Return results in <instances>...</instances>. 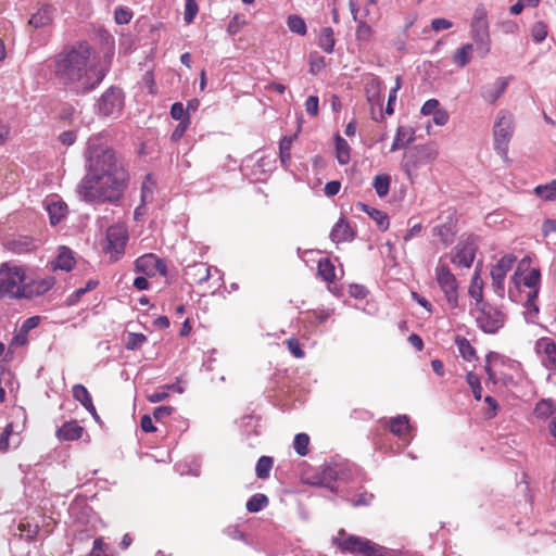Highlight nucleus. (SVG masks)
I'll return each mask as SVG.
<instances>
[{
	"label": "nucleus",
	"instance_id": "f257e3e1",
	"mask_svg": "<svg viewBox=\"0 0 556 556\" xmlns=\"http://www.w3.org/2000/svg\"><path fill=\"white\" fill-rule=\"evenodd\" d=\"M85 159L86 175L77 186L80 198L86 202L118 201L127 188L128 172L101 134L89 138Z\"/></svg>",
	"mask_w": 556,
	"mask_h": 556
},
{
	"label": "nucleus",
	"instance_id": "f03ea898",
	"mask_svg": "<svg viewBox=\"0 0 556 556\" xmlns=\"http://www.w3.org/2000/svg\"><path fill=\"white\" fill-rule=\"evenodd\" d=\"M52 73L58 81L75 89L88 92L104 78L92 58L91 47L86 41L65 47L53 58Z\"/></svg>",
	"mask_w": 556,
	"mask_h": 556
},
{
	"label": "nucleus",
	"instance_id": "7ed1b4c3",
	"mask_svg": "<svg viewBox=\"0 0 556 556\" xmlns=\"http://www.w3.org/2000/svg\"><path fill=\"white\" fill-rule=\"evenodd\" d=\"M515 131L514 115L506 109L497 112L493 125L494 150L497 154L507 160L508 146Z\"/></svg>",
	"mask_w": 556,
	"mask_h": 556
},
{
	"label": "nucleus",
	"instance_id": "20e7f679",
	"mask_svg": "<svg viewBox=\"0 0 556 556\" xmlns=\"http://www.w3.org/2000/svg\"><path fill=\"white\" fill-rule=\"evenodd\" d=\"M352 479V469L346 463H331L321 467L314 476L312 484L337 492V482H349Z\"/></svg>",
	"mask_w": 556,
	"mask_h": 556
},
{
	"label": "nucleus",
	"instance_id": "39448f33",
	"mask_svg": "<svg viewBox=\"0 0 556 556\" xmlns=\"http://www.w3.org/2000/svg\"><path fill=\"white\" fill-rule=\"evenodd\" d=\"M25 270L21 266H0V298L22 299Z\"/></svg>",
	"mask_w": 556,
	"mask_h": 556
},
{
	"label": "nucleus",
	"instance_id": "423d86ee",
	"mask_svg": "<svg viewBox=\"0 0 556 556\" xmlns=\"http://www.w3.org/2000/svg\"><path fill=\"white\" fill-rule=\"evenodd\" d=\"M438 154V149L432 143L415 146L404 153L401 167L408 177H412L413 172L433 162Z\"/></svg>",
	"mask_w": 556,
	"mask_h": 556
},
{
	"label": "nucleus",
	"instance_id": "0eeeda50",
	"mask_svg": "<svg viewBox=\"0 0 556 556\" xmlns=\"http://www.w3.org/2000/svg\"><path fill=\"white\" fill-rule=\"evenodd\" d=\"M477 326L485 333H496L503 328L506 316L498 308L491 304L484 303L472 309Z\"/></svg>",
	"mask_w": 556,
	"mask_h": 556
},
{
	"label": "nucleus",
	"instance_id": "6e6552de",
	"mask_svg": "<svg viewBox=\"0 0 556 556\" xmlns=\"http://www.w3.org/2000/svg\"><path fill=\"white\" fill-rule=\"evenodd\" d=\"M334 542L342 551L362 556H387V549L382 546L356 535L334 538Z\"/></svg>",
	"mask_w": 556,
	"mask_h": 556
},
{
	"label": "nucleus",
	"instance_id": "1a4fd4ad",
	"mask_svg": "<svg viewBox=\"0 0 556 556\" xmlns=\"http://www.w3.org/2000/svg\"><path fill=\"white\" fill-rule=\"evenodd\" d=\"M435 279L452 308L458 305L457 280L446 264L440 260L435 267Z\"/></svg>",
	"mask_w": 556,
	"mask_h": 556
},
{
	"label": "nucleus",
	"instance_id": "9d476101",
	"mask_svg": "<svg viewBox=\"0 0 556 556\" xmlns=\"http://www.w3.org/2000/svg\"><path fill=\"white\" fill-rule=\"evenodd\" d=\"M540 280H541V275H540L539 269L532 268L526 275H523L520 271V267H518L511 277V283H513L514 288L510 287L508 289V296L513 301H517L518 299H517L516 292H519L521 287L528 288L527 293L536 291V294H539Z\"/></svg>",
	"mask_w": 556,
	"mask_h": 556
},
{
	"label": "nucleus",
	"instance_id": "9b49d317",
	"mask_svg": "<svg viewBox=\"0 0 556 556\" xmlns=\"http://www.w3.org/2000/svg\"><path fill=\"white\" fill-rule=\"evenodd\" d=\"M127 239L128 235L123 226L114 225L108 228L105 251L113 260L116 261L124 254Z\"/></svg>",
	"mask_w": 556,
	"mask_h": 556
},
{
	"label": "nucleus",
	"instance_id": "f8f14e48",
	"mask_svg": "<svg viewBox=\"0 0 556 556\" xmlns=\"http://www.w3.org/2000/svg\"><path fill=\"white\" fill-rule=\"evenodd\" d=\"M517 261L515 255H504L491 269L492 285L495 293L504 296L505 293V278L507 273L513 268Z\"/></svg>",
	"mask_w": 556,
	"mask_h": 556
},
{
	"label": "nucleus",
	"instance_id": "ddd939ff",
	"mask_svg": "<svg viewBox=\"0 0 556 556\" xmlns=\"http://www.w3.org/2000/svg\"><path fill=\"white\" fill-rule=\"evenodd\" d=\"M123 108V93L121 89L111 87L100 98L98 110L103 116L117 114Z\"/></svg>",
	"mask_w": 556,
	"mask_h": 556
},
{
	"label": "nucleus",
	"instance_id": "4468645a",
	"mask_svg": "<svg viewBox=\"0 0 556 556\" xmlns=\"http://www.w3.org/2000/svg\"><path fill=\"white\" fill-rule=\"evenodd\" d=\"M135 268L138 273H142L146 276H154L155 274L166 276L167 274L166 263L152 253L144 254L137 258Z\"/></svg>",
	"mask_w": 556,
	"mask_h": 556
},
{
	"label": "nucleus",
	"instance_id": "2eb2a0df",
	"mask_svg": "<svg viewBox=\"0 0 556 556\" xmlns=\"http://www.w3.org/2000/svg\"><path fill=\"white\" fill-rule=\"evenodd\" d=\"M55 283L52 276L24 281L22 299H33L47 293Z\"/></svg>",
	"mask_w": 556,
	"mask_h": 556
},
{
	"label": "nucleus",
	"instance_id": "dca6fc26",
	"mask_svg": "<svg viewBox=\"0 0 556 556\" xmlns=\"http://www.w3.org/2000/svg\"><path fill=\"white\" fill-rule=\"evenodd\" d=\"M477 247L471 239L460 242L455 248V254L452 257V263L458 267L468 268L471 266L476 256Z\"/></svg>",
	"mask_w": 556,
	"mask_h": 556
},
{
	"label": "nucleus",
	"instance_id": "f3484780",
	"mask_svg": "<svg viewBox=\"0 0 556 556\" xmlns=\"http://www.w3.org/2000/svg\"><path fill=\"white\" fill-rule=\"evenodd\" d=\"M508 86V78L498 77L494 83L485 85L481 89L482 99L489 104H495L504 94Z\"/></svg>",
	"mask_w": 556,
	"mask_h": 556
},
{
	"label": "nucleus",
	"instance_id": "a211bd4d",
	"mask_svg": "<svg viewBox=\"0 0 556 556\" xmlns=\"http://www.w3.org/2000/svg\"><path fill=\"white\" fill-rule=\"evenodd\" d=\"M535 350L543 355V364L546 368H556V343L549 338H541L535 343Z\"/></svg>",
	"mask_w": 556,
	"mask_h": 556
},
{
	"label": "nucleus",
	"instance_id": "6ab92c4d",
	"mask_svg": "<svg viewBox=\"0 0 556 556\" xmlns=\"http://www.w3.org/2000/svg\"><path fill=\"white\" fill-rule=\"evenodd\" d=\"M54 16V9L50 4L40 5L36 12L30 15L28 25L39 29L48 27L52 24Z\"/></svg>",
	"mask_w": 556,
	"mask_h": 556
},
{
	"label": "nucleus",
	"instance_id": "aec40b11",
	"mask_svg": "<svg viewBox=\"0 0 556 556\" xmlns=\"http://www.w3.org/2000/svg\"><path fill=\"white\" fill-rule=\"evenodd\" d=\"M219 274V270L215 267H211L205 263H194L187 267L186 275L193 280V282L201 285L207 281L212 277V271Z\"/></svg>",
	"mask_w": 556,
	"mask_h": 556
},
{
	"label": "nucleus",
	"instance_id": "412c9836",
	"mask_svg": "<svg viewBox=\"0 0 556 556\" xmlns=\"http://www.w3.org/2000/svg\"><path fill=\"white\" fill-rule=\"evenodd\" d=\"M471 28L473 40L483 47L485 53H488L490 50V36L486 21L483 17H476Z\"/></svg>",
	"mask_w": 556,
	"mask_h": 556
},
{
	"label": "nucleus",
	"instance_id": "4be33fe9",
	"mask_svg": "<svg viewBox=\"0 0 556 556\" xmlns=\"http://www.w3.org/2000/svg\"><path fill=\"white\" fill-rule=\"evenodd\" d=\"M75 266V258L73 252L67 247L61 245L58 249L56 257L51 262L53 270L70 271Z\"/></svg>",
	"mask_w": 556,
	"mask_h": 556
},
{
	"label": "nucleus",
	"instance_id": "5701e85b",
	"mask_svg": "<svg viewBox=\"0 0 556 556\" xmlns=\"http://www.w3.org/2000/svg\"><path fill=\"white\" fill-rule=\"evenodd\" d=\"M354 236L352 227L344 218H340L330 232V238L334 243L351 241Z\"/></svg>",
	"mask_w": 556,
	"mask_h": 556
},
{
	"label": "nucleus",
	"instance_id": "b1692460",
	"mask_svg": "<svg viewBox=\"0 0 556 556\" xmlns=\"http://www.w3.org/2000/svg\"><path fill=\"white\" fill-rule=\"evenodd\" d=\"M505 364V358L495 352H490L485 358V371L488 378L493 383L503 381L502 376L497 372L496 368Z\"/></svg>",
	"mask_w": 556,
	"mask_h": 556
},
{
	"label": "nucleus",
	"instance_id": "393cba45",
	"mask_svg": "<svg viewBox=\"0 0 556 556\" xmlns=\"http://www.w3.org/2000/svg\"><path fill=\"white\" fill-rule=\"evenodd\" d=\"M415 140V130L407 125H400L396 129L394 140L391 146V152L412 143Z\"/></svg>",
	"mask_w": 556,
	"mask_h": 556
},
{
	"label": "nucleus",
	"instance_id": "a878e982",
	"mask_svg": "<svg viewBox=\"0 0 556 556\" xmlns=\"http://www.w3.org/2000/svg\"><path fill=\"white\" fill-rule=\"evenodd\" d=\"M84 432V428L76 420L66 421L56 430L59 440L73 441L78 440Z\"/></svg>",
	"mask_w": 556,
	"mask_h": 556
},
{
	"label": "nucleus",
	"instance_id": "bb28decb",
	"mask_svg": "<svg viewBox=\"0 0 556 556\" xmlns=\"http://www.w3.org/2000/svg\"><path fill=\"white\" fill-rule=\"evenodd\" d=\"M389 429L390 431L399 437L405 438V435L410 430L409 418L406 415H399L389 420Z\"/></svg>",
	"mask_w": 556,
	"mask_h": 556
},
{
	"label": "nucleus",
	"instance_id": "cd10ccee",
	"mask_svg": "<svg viewBox=\"0 0 556 556\" xmlns=\"http://www.w3.org/2000/svg\"><path fill=\"white\" fill-rule=\"evenodd\" d=\"M49 220L52 226L58 225L67 213V205L62 201H51L47 204Z\"/></svg>",
	"mask_w": 556,
	"mask_h": 556
},
{
	"label": "nucleus",
	"instance_id": "c85d7f7f",
	"mask_svg": "<svg viewBox=\"0 0 556 556\" xmlns=\"http://www.w3.org/2000/svg\"><path fill=\"white\" fill-rule=\"evenodd\" d=\"M556 413V402L551 399H544L535 404L533 414L539 419H547Z\"/></svg>",
	"mask_w": 556,
	"mask_h": 556
},
{
	"label": "nucleus",
	"instance_id": "c756f323",
	"mask_svg": "<svg viewBox=\"0 0 556 556\" xmlns=\"http://www.w3.org/2000/svg\"><path fill=\"white\" fill-rule=\"evenodd\" d=\"M73 396L85 407L87 412L94 410L91 395L83 384H75L73 387Z\"/></svg>",
	"mask_w": 556,
	"mask_h": 556
},
{
	"label": "nucleus",
	"instance_id": "7c9ffc66",
	"mask_svg": "<svg viewBox=\"0 0 556 556\" xmlns=\"http://www.w3.org/2000/svg\"><path fill=\"white\" fill-rule=\"evenodd\" d=\"M363 212L367 213L377 224L379 229L387 230L389 228V216L377 208L370 207L366 204H361Z\"/></svg>",
	"mask_w": 556,
	"mask_h": 556
},
{
	"label": "nucleus",
	"instance_id": "2f4dec72",
	"mask_svg": "<svg viewBox=\"0 0 556 556\" xmlns=\"http://www.w3.org/2000/svg\"><path fill=\"white\" fill-rule=\"evenodd\" d=\"M473 47L471 43H465L457 49L453 55V62L459 67H465L471 60Z\"/></svg>",
	"mask_w": 556,
	"mask_h": 556
},
{
	"label": "nucleus",
	"instance_id": "473e14b6",
	"mask_svg": "<svg viewBox=\"0 0 556 556\" xmlns=\"http://www.w3.org/2000/svg\"><path fill=\"white\" fill-rule=\"evenodd\" d=\"M538 294L536 291L527 293V301L525 304V317L527 321L533 323L539 314V305L536 303Z\"/></svg>",
	"mask_w": 556,
	"mask_h": 556
},
{
	"label": "nucleus",
	"instance_id": "72a5a7b5",
	"mask_svg": "<svg viewBox=\"0 0 556 556\" xmlns=\"http://www.w3.org/2000/svg\"><path fill=\"white\" fill-rule=\"evenodd\" d=\"M334 35L331 27H324L318 37V46L327 53H331L334 48Z\"/></svg>",
	"mask_w": 556,
	"mask_h": 556
},
{
	"label": "nucleus",
	"instance_id": "f704fd0d",
	"mask_svg": "<svg viewBox=\"0 0 556 556\" xmlns=\"http://www.w3.org/2000/svg\"><path fill=\"white\" fill-rule=\"evenodd\" d=\"M317 271L319 277L327 282H332L336 279L334 266L329 258H321L318 261Z\"/></svg>",
	"mask_w": 556,
	"mask_h": 556
},
{
	"label": "nucleus",
	"instance_id": "c9c22d12",
	"mask_svg": "<svg viewBox=\"0 0 556 556\" xmlns=\"http://www.w3.org/2000/svg\"><path fill=\"white\" fill-rule=\"evenodd\" d=\"M351 148L345 139L340 136L336 137V155L337 160L341 165H345L350 162Z\"/></svg>",
	"mask_w": 556,
	"mask_h": 556
},
{
	"label": "nucleus",
	"instance_id": "e433bc0d",
	"mask_svg": "<svg viewBox=\"0 0 556 556\" xmlns=\"http://www.w3.org/2000/svg\"><path fill=\"white\" fill-rule=\"evenodd\" d=\"M455 344L458 349L459 354L465 361L471 362L472 359H475L476 351L466 338L457 336L455 338Z\"/></svg>",
	"mask_w": 556,
	"mask_h": 556
},
{
	"label": "nucleus",
	"instance_id": "4c0bfd02",
	"mask_svg": "<svg viewBox=\"0 0 556 556\" xmlns=\"http://www.w3.org/2000/svg\"><path fill=\"white\" fill-rule=\"evenodd\" d=\"M391 177L388 174H378L374 178L372 187L378 197L383 198L389 193Z\"/></svg>",
	"mask_w": 556,
	"mask_h": 556
},
{
	"label": "nucleus",
	"instance_id": "58836bf2",
	"mask_svg": "<svg viewBox=\"0 0 556 556\" xmlns=\"http://www.w3.org/2000/svg\"><path fill=\"white\" fill-rule=\"evenodd\" d=\"M294 137L285 136L279 142V157L281 164L287 167L291 160V147L293 143Z\"/></svg>",
	"mask_w": 556,
	"mask_h": 556
},
{
	"label": "nucleus",
	"instance_id": "ea45409f",
	"mask_svg": "<svg viewBox=\"0 0 556 556\" xmlns=\"http://www.w3.org/2000/svg\"><path fill=\"white\" fill-rule=\"evenodd\" d=\"M268 505V497L265 494L256 493L247 502V510L249 513H258Z\"/></svg>",
	"mask_w": 556,
	"mask_h": 556
},
{
	"label": "nucleus",
	"instance_id": "a19ab883",
	"mask_svg": "<svg viewBox=\"0 0 556 556\" xmlns=\"http://www.w3.org/2000/svg\"><path fill=\"white\" fill-rule=\"evenodd\" d=\"M274 459L269 456H262L258 458L255 466V473L258 479H267L273 468Z\"/></svg>",
	"mask_w": 556,
	"mask_h": 556
},
{
	"label": "nucleus",
	"instance_id": "79ce46f5",
	"mask_svg": "<svg viewBox=\"0 0 556 556\" xmlns=\"http://www.w3.org/2000/svg\"><path fill=\"white\" fill-rule=\"evenodd\" d=\"M287 24L290 31L301 36L306 34V23L301 16L296 14L289 15Z\"/></svg>",
	"mask_w": 556,
	"mask_h": 556
},
{
	"label": "nucleus",
	"instance_id": "37998d69",
	"mask_svg": "<svg viewBox=\"0 0 556 556\" xmlns=\"http://www.w3.org/2000/svg\"><path fill=\"white\" fill-rule=\"evenodd\" d=\"M534 192L544 200H554L556 198V181L553 180L546 185L536 186Z\"/></svg>",
	"mask_w": 556,
	"mask_h": 556
},
{
	"label": "nucleus",
	"instance_id": "c03bdc74",
	"mask_svg": "<svg viewBox=\"0 0 556 556\" xmlns=\"http://www.w3.org/2000/svg\"><path fill=\"white\" fill-rule=\"evenodd\" d=\"M357 23L355 31L356 40L363 43L369 42L374 34L372 28L365 21H359Z\"/></svg>",
	"mask_w": 556,
	"mask_h": 556
},
{
	"label": "nucleus",
	"instance_id": "a18cd8bd",
	"mask_svg": "<svg viewBox=\"0 0 556 556\" xmlns=\"http://www.w3.org/2000/svg\"><path fill=\"white\" fill-rule=\"evenodd\" d=\"M309 437L306 433H298L293 441V447L300 456L308 453Z\"/></svg>",
	"mask_w": 556,
	"mask_h": 556
},
{
	"label": "nucleus",
	"instance_id": "49530a36",
	"mask_svg": "<svg viewBox=\"0 0 556 556\" xmlns=\"http://www.w3.org/2000/svg\"><path fill=\"white\" fill-rule=\"evenodd\" d=\"M154 182L151 180V176L148 175L141 186V204L146 205L153 199Z\"/></svg>",
	"mask_w": 556,
	"mask_h": 556
},
{
	"label": "nucleus",
	"instance_id": "de8ad7c7",
	"mask_svg": "<svg viewBox=\"0 0 556 556\" xmlns=\"http://www.w3.org/2000/svg\"><path fill=\"white\" fill-rule=\"evenodd\" d=\"M466 380L472 390L475 399L477 401H480L482 396V388L479 376L473 372H468L466 376Z\"/></svg>",
	"mask_w": 556,
	"mask_h": 556
},
{
	"label": "nucleus",
	"instance_id": "09e8293b",
	"mask_svg": "<svg viewBox=\"0 0 556 556\" xmlns=\"http://www.w3.org/2000/svg\"><path fill=\"white\" fill-rule=\"evenodd\" d=\"M147 341L142 333L130 332L127 337L126 349L130 351L138 350Z\"/></svg>",
	"mask_w": 556,
	"mask_h": 556
},
{
	"label": "nucleus",
	"instance_id": "8fccbe9b",
	"mask_svg": "<svg viewBox=\"0 0 556 556\" xmlns=\"http://www.w3.org/2000/svg\"><path fill=\"white\" fill-rule=\"evenodd\" d=\"M478 275H475L472 283L469 288V295L476 300V307H479L481 306V304H484L482 300V286L478 283Z\"/></svg>",
	"mask_w": 556,
	"mask_h": 556
},
{
	"label": "nucleus",
	"instance_id": "3c124183",
	"mask_svg": "<svg viewBox=\"0 0 556 556\" xmlns=\"http://www.w3.org/2000/svg\"><path fill=\"white\" fill-rule=\"evenodd\" d=\"M18 531L21 536L27 540H33L38 533V526L31 525L28 521H23L18 525Z\"/></svg>",
	"mask_w": 556,
	"mask_h": 556
},
{
	"label": "nucleus",
	"instance_id": "603ef678",
	"mask_svg": "<svg viewBox=\"0 0 556 556\" xmlns=\"http://www.w3.org/2000/svg\"><path fill=\"white\" fill-rule=\"evenodd\" d=\"M247 24L248 22L244 18V16L237 14L230 20L227 27V31L228 34L233 36L238 34Z\"/></svg>",
	"mask_w": 556,
	"mask_h": 556
},
{
	"label": "nucleus",
	"instance_id": "864d4df0",
	"mask_svg": "<svg viewBox=\"0 0 556 556\" xmlns=\"http://www.w3.org/2000/svg\"><path fill=\"white\" fill-rule=\"evenodd\" d=\"M543 235L553 243L556 244V220L546 219L542 225Z\"/></svg>",
	"mask_w": 556,
	"mask_h": 556
},
{
	"label": "nucleus",
	"instance_id": "5fc2aeb1",
	"mask_svg": "<svg viewBox=\"0 0 556 556\" xmlns=\"http://www.w3.org/2000/svg\"><path fill=\"white\" fill-rule=\"evenodd\" d=\"M114 18L119 25L128 24L132 18V12L128 8L118 7L115 9Z\"/></svg>",
	"mask_w": 556,
	"mask_h": 556
},
{
	"label": "nucleus",
	"instance_id": "6e6d98bb",
	"mask_svg": "<svg viewBox=\"0 0 556 556\" xmlns=\"http://www.w3.org/2000/svg\"><path fill=\"white\" fill-rule=\"evenodd\" d=\"M535 42H542L547 36V26L543 22H536L531 29Z\"/></svg>",
	"mask_w": 556,
	"mask_h": 556
},
{
	"label": "nucleus",
	"instance_id": "4d7b16f0",
	"mask_svg": "<svg viewBox=\"0 0 556 556\" xmlns=\"http://www.w3.org/2000/svg\"><path fill=\"white\" fill-rule=\"evenodd\" d=\"M197 13H198V3L195 2V0H186L185 13H184V18H185L186 23H188V24L192 23Z\"/></svg>",
	"mask_w": 556,
	"mask_h": 556
},
{
	"label": "nucleus",
	"instance_id": "13d9d810",
	"mask_svg": "<svg viewBox=\"0 0 556 556\" xmlns=\"http://www.w3.org/2000/svg\"><path fill=\"white\" fill-rule=\"evenodd\" d=\"M401 88V79L400 77L397 76L396 77V81H395V86L394 88L391 89L390 93H389V99H388V103H387V106H386V113L388 115H392L394 113V102L396 100V93L397 91L400 90Z\"/></svg>",
	"mask_w": 556,
	"mask_h": 556
},
{
	"label": "nucleus",
	"instance_id": "bf43d9fd",
	"mask_svg": "<svg viewBox=\"0 0 556 556\" xmlns=\"http://www.w3.org/2000/svg\"><path fill=\"white\" fill-rule=\"evenodd\" d=\"M366 92L369 101L379 100L380 81L376 78H371L366 85Z\"/></svg>",
	"mask_w": 556,
	"mask_h": 556
},
{
	"label": "nucleus",
	"instance_id": "052dcab7",
	"mask_svg": "<svg viewBox=\"0 0 556 556\" xmlns=\"http://www.w3.org/2000/svg\"><path fill=\"white\" fill-rule=\"evenodd\" d=\"M12 435H14L13 424H9V425H7V427L0 434V451L1 452L8 451L9 446H10L9 439Z\"/></svg>",
	"mask_w": 556,
	"mask_h": 556
},
{
	"label": "nucleus",
	"instance_id": "680f3d73",
	"mask_svg": "<svg viewBox=\"0 0 556 556\" xmlns=\"http://www.w3.org/2000/svg\"><path fill=\"white\" fill-rule=\"evenodd\" d=\"M170 115L174 119L181 122L184 118H190L180 102H175L170 108Z\"/></svg>",
	"mask_w": 556,
	"mask_h": 556
},
{
	"label": "nucleus",
	"instance_id": "e2e57ef3",
	"mask_svg": "<svg viewBox=\"0 0 556 556\" xmlns=\"http://www.w3.org/2000/svg\"><path fill=\"white\" fill-rule=\"evenodd\" d=\"M318 97L309 96L305 101V111L311 116H316L318 114Z\"/></svg>",
	"mask_w": 556,
	"mask_h": 556
},
{
	"label": "nucleus",
	"instance_id": "0e129e2a",
	"mask_svg": "<svg viewBox=\"0 0 556 556\" xmlns=\"http://www.w3.org/2000/svg\"><path fill=\"white\" fill-rule=\"evenodd\" d=\"M287 345H288L289 351L291 352V354L294 357H296V358L304 357L305 353L301 349V345H300V342L298 339L291 338V339L287 340Z\"/></svg>",
	"mask_w": 556,
	"mask_h": 556
},
{
	"label": "nucleus",
	"instance_id": "69168bd1",
	"mask_svg": "<svg viewBox=\"0 0 556 556\" xmlns=\"http://www.w3.org/2000/svg\"><path fill=\"white\" fill-rule=\"evenodd\" d=\"M190 118H184L179 124L176 126L172 134V140L178 141L184 134L186 132L187 128L189 127Z\"/></svg>",
	"mask_w": 556,
	"mask_h": 556
},
{
	"label": "nucleus",
	"instance_id": "338daca9",
	"mask_svg": "<svg viewBox=\"0 0 556 556\" xmlns=\"http://www.w3.org/2000/svg\"><path fill=\"white\" fill-rule=\"evenodd\" d=\"M439 104L437 99L427 100L421 106V114L426 116L433 115L439 110Z\"/></svg>",
	"mask_w": 556,
	"mask_h": 556
},
{
	"label": "nucleus",
	"instance_id": "774afa93",
	"mask_svg": "<svg viewBox=\"0 0 556 556\" xmlns=\"http://www.w3.org/2000/svg\"><path fill=\"white\" fill-rule=\"evenodd\" d=\"M450 115L446 110L439 109L433 115L432 121L438 126H444L447 124Z\"/></svg>",
	"mask_w": 556,
	"mask_h": 556
}]
</instances>
